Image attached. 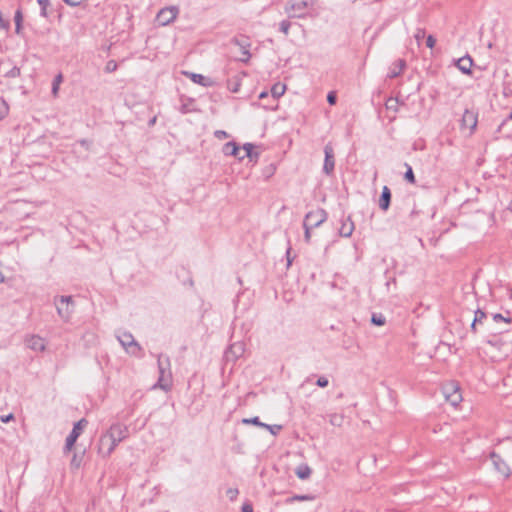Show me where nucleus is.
Listing matches in <instances>:
<instances>
[{
    "label": "nucleus",
    "mask_w": 512,
    "mask_h": 512,
    "mask_svg": "<svg viewBox=\"0 0 512 512\" xmlns=\"http://www.w3.org/2000/svg\"><path fill=\"white\" fill-rule=\"evenodd\" d=\"M128 435L127 427L119 423L113 424L101 435L98 443V453L106 458L111 455L116 446Z\"/></svg>",
    "instance_id": "1"
},
{
    "label": "nucleus",
    "mask_w": 512,
    "mask_h": 512,
    "mask_svg": "<svg viewBox=\"0 0 512 512\" xmlns=\"http://www.w3.org/2000/svg\"><path fill=\"white\" fill-rule=\"evenodd\" d=\"M317 3V0H290L285 6V12L289 17L301 18L312 9Z\"/></svg>",
    "instance_id": "2"
},
{
    "label": "nucleus",
    "mask_w": 512,
    "mask_h": 512,
    "mask_svg": "<svg viewBox=\"0 0 512 512\" xmlns=\"http://www.w3.org/2000/svg\"><path fill=\"white\" fill-rule=\"evenodd\" d=\"M158 366H159V378L157 383L154 385V388H160L164 391H169L172 384V376L169 369V360L163 359L162 357L158 358Z\"/></svg>",
    "instance_id": "3"
},
{
    "label": "nucleus",
    "mask_w": 512,
    "mask_h": 512,
    "mask_svg": "<svg viewBox=\"0 0 512 512\" xmlns=\"http://www.w3.org/2000/svg\"><path fill=\"white\" fill-rule=\"evenodd\" d=\"M54 304L57 309L58 315L64 320L68 321L74 311V303L71 296H60L55 298Z\"/></svg>",
    "instance_id": "4"
},
{
    "label": "nucleus",
    "mask_w": 512,
    "mask_h": 512,
    "mask_svg": "<svg viewBox=\"0 0 512 512\" xmlns=\"http://www.w3.org/2000/svg\"><path fill=\"white\" fill-rule=\"evenodd\" d=\"M87 423H88L87 420L83 418L74 424V427H73L71 433L66 438V443H65V447H64L65 452H69L72 450L75 442L77 441L78 437L83 432Z\"/></svg>",
    "instance_id": "5"
},
{
    "label": "nucleus",
    "mask_w": 512,
    "mask_h": 512,
    "mask_svg": "<svg viewBox=\"0 0 512 512\" xmlns=\"http://www.w3.org/2000/svg\"><path fill=\"white\" fill-rule=\"evenodd\" d=\"M120 344L131 355H136L140 351V346L135 341L132 334L128 332H121L117 335Z\"/></svg>",
    "instance_id": "6"
},
{
    "label": "nucleus",
    "mask_w": 512,
    "mask_h": 512,
    "mask_svg": "<svg viewBox=\"0 0 512 512\" xmlns=\"http://www.w3.org/2000/svg\"><path fill=\"white\" fill-rule=\"evenodd\" d=\"M443 393L446 401L451 405L457 406L462 401V395L460 393L459 386L455 383H449L444 386Z\"/></svg>",
    "instance_id": "7"
},
{
    "label": "nucleus",
    "mask_w": 512,
    "mask_h": 512,
    "mask_svg": "<svg viewBox=\"0 0 512 512\" xmlns=\"http://www.w3.org/2000/svg\"><path fill=\"white\" fill-rule=\"evenodd\" d=\"M24 344L28 349L34 352H43L46 349V340L36 334L26 335Z\"/></svg>",
    "instance_id": "8"
},
{
    "label": "nucleus",
    "mask_w": 512,
    "mask_h": 512,
    "mask_svg": "<svg viewBox=\"0 0 512 512\" xmlns=\"http://www.w3.org/2000/svg\"><path fill=\"white\" fill-rule=\"evenodd\" d=\"M327 214L323 209H317L314 211H310L306 214L304 222L312 228L319 227L322 223L326 221Z\"/></svg>",
    "instance_id": "9"
},
{
    "label": "nucleus",
    "mask_w": 512,
    "mask_h": 512,
    "mask_svg": "<svg viewBox=\"0 0 512 512\" xmlns=\"http://www.w3.org/2000/svg\"><path fill=\"white\" fill-rule=\"evenodd\" d=\"M177 15L178 9L176 7H167L158 12L156 19L161 26H166L173 22Z\"/></svg>",
    "instance_id": "10"
},
{
    "label": "nucleus",
    "mask_w": 512,
    "mask_h": 512,
    "mask_svg": "<svg viewBox=\"0 0 512 512\" xmlns=\"http://www.w3.org/2000/svg\"><path fill=\"white\" fill-rule=\"evenodd\" d=\"M477 125V116L474 112L465 110L461 119V127L462 129L469 130L470 133L476 128Z\"/></svg>",
    "instance_id": "11"
},
{
    "label": "nucleus",
    "mask_w": 512,
    "mask_h": 512,
    "mask_svg": "<svg viewBox=\"0 0 512 512\" xmlns=\"http://www.w3.org/2000/svg\"><path fill=\"white\" fill-rule=\"evenodd\" d=\"M325 160L323 165V170L326 174H331L334 170V152L333 148L330 144H327L324 148Z\"/></svg>",
    "instance_id": "12"
},
{
    "label": "nucleus",
    "mask_w": 512,
    "mask_h": 512,
    "mask_svg": "<svg viewBox=\"0 0 512 512\" xmlns=\"http://www.w3.org/2000/svg\"><path fill=\"white\" fill-rule=\"evenodd\" d=\"M495 469L503 476L508 477L510 475L509 466L500 458L496 453L490 455Z\"/></svg>",
    "instance_id": "13"
},
{
    "label": "nucleus",
    "mask_w": 512,
    "mask_h": 512,
    "mask_svg": "<svg viewBox=\"0 0 512 512\" xmlns=\"http://www.w3.org/2000/svg\"><path fill=\"white\" fill-rule=\"evenodd\" d=\"M184 74L188 76L196 84L202 85L204 87H210L213 85V81L202 74L191 72H184Z\"/></svg>",
    "instance_id": "14"
},
{
    "label": "nucleus",
    "mask_w": 512,
    "mask_h": 512,
    "mask_svg": "<svg viewBox=\"0 0 512 512\" xmlns=\"http://www.w3.org/2000/svg\"><path fill=\"white\" fill-rule=\"evenodd\" d=\"M458 69L464 74H471V67L473 65V60L470 56H464L459 58L456 62Z\"/></svg>",
    "instance_id": "15"
},
{
    "label": "nucleus",
    "mask_w": 512,
    "mask_h": 512,
    "mask_svg": "<svg viewBox=\"0 0 512 512\" xmlns=\"http://www.w3.org/2000/svg\"><path fill=\"white\" fill-rule=\"evenodd\" d=\"M223 153L243 160L244 156H239V147L235 142H228L223 146Z\"/></svg>",
    "instance_id": "16"
},
{
    "label": "nucleus",
    "mask_w": 512,
    "mask_h": 512,
    "mask_svg": "<svg viewBox=\"0 0 512 512\" xmlns=\"http://www.w3.org/2000/svg\"><path fill=\"white\" fill-rule=\"evenodd\" d=\"M391 192L387 186H384L382 189V194L379 200V206L383 211L388 210L390 205Z\"/></svg>",
    "instance_id": "17"
},
{
    "label": "nucleus",
    "mask_w": 512,
    "mask_h": 512,
    "mask_svg": "<svg viewBox=\"0 0 512 512\" xmlns=\"http://www.w3.org/2000/svg\"><path fill=\"white\" fill-rule=\"evenodd\" d=\"M354 230V224L349 219L344 221L339 229V233L341 236L349 237L352 235Z\"/></svg>",
    "instance_id": "18"
},
{
    "label": "nucleus",
    "mask_w": 512,
    "mask_h": 512,
    "mask_svg": "<svg viewBox=\"0 0 512 512\" xmlns=\"http://www.w3.org/2000/svg\"><path fill=\"white\" fill-rule=\"evenodd\" d=\"M295 473L298 478L304 480V479H308L310 477L311 469L307 465H300L297 467Z\"/></svg>",
    "instance_id": "19"
},
{
    "label": "nucleus",
    "mask_w": 512,
    "mask_h": 512,
    "mask_svg": "<svg viewBox=\"0 0 512 512\" xmlns=\"http://www.w3.org/2000/svg\"><path fill=\"white\" fill-rule=\"evenodd\" d=\"M63 82V75L61 73L57 74L54 77L53 83H52V95L54 97L58 96L59 88L61 83Z\"/></svg>",
    "instance_id": "20"
},
{
    "label": "nucleus",
    "mask_w": 512,
    "mask_h": 512,
    "mask_svg": "<svg viewBox=\"0 0 512 512\" xmlns=\"http://www.w3.org/2000/svg\"><path fill=\"white\" fill-rule=\"evenodd\" d=\"M14 21H15V32L17 34H21V30H22V22H23V14L21 12L20 9H18L16 12H15V15H14Z\"/></svg>",
    "instance_id": "21"
},
{
    "label": "nucleus",
    "mask_w": 512,
    "mask_h": 512,
    "mask_svg": "<svg viewBox=\"0 0 512 512\" xmlns=\"http://www.w3.org/2000/svg\"><path fill=\"white\" fill-rule=\"evenodd\" d=\"M285 91H286V86L282 83L274 84L271 89V93H272L273 97H275V98L282 96L285 93Z\"/></svg>",
    "instance_id": "22"
},
{
    "label": "nucleus",
    "mask_w": 512,
    "mask_h": 512,
    "mask_svg": "<svg viewBox=\"0 0 512 512\" xmlns=\"http://www.w3.org/2000/svg\"><path fill=\"white\" fill-rule=\"evenodd\" d=\"M329 422L333 426L340 427L344 422V416L342 414L333 413L329 416Z\"/></svg>",
    "instance_id": "23"
},
{
    "label": "nucleus",
    "mask_w": 512,
    "mask_h": 512,
    "mask_svg": "<svg viewBox=\"0 0 512 512\" xmlns=\"http://www.w3.org/2000/svg\"><path fill=\"white\" fill-rule=\"evenodd\" d=\"M82 460H83V454H81V455L74 454L71 459V467L74 469H79L82 464Z\"/></svg>",
    "instance_id": "24"
},
{
    "label": "nucleus",
    "mask_w": 512,
    "mask_h": 512,
    "mask_svg": "<svg viewBox=\"0 0 512 512\" xmlns=\"http://www.w3.org/2000/svg\"><path fill=\"white\" fill-rule=\"evenodd\" d=\"M485 316H486L485 313L481 310H477L475 312V317L471 324L472 330H475L476 323L481 322L485 318Z\"/></svg>",
    "instance_id": "25"
},
{
    "label": "nucleus",
    "mask_w": 512,
    "mask_h": 512,
    "mask_svg": "<svg viewBox=\"0 0 512 512\" xmlns=\"http://www.w3.org/2000/svg\"><path fill=\"white\" fill-rule=\"evenodd\" d=\"M242 422L244 424H253V425H256V426H260V427H264V425H265V423L260 422L258 417L245 418V419L242 420Z\"/></svg>",
    "instance_id": "26"
},
{
    "label": "nucleus",
    "mask_w": 512,
    "mask_h": 512,
    "mask_svg": "<svg viewBox=\"0 0 512 512\" xmlns=\"http://www.w3.org/2000/svg\"><path fill=\"white\" fill-rule=\"evenodd\" d=\"M38 4L41 6V16L47 17V7L49 6V0H38Z\"/></svg>",
    "instance_id": "27"
},
{
    "label": "nucleus",
    "mask_w": 512,
    "mask_h": 512,
    "mask_svg": "<svg viewBox=\"0 0 512 512\" xmlns=\"http://www.w3.org/2000/svg\"><path fill=\"white\" fill-rule=\"evenodd\" d=\"M406 166H407V171H406V173L404 175V178L408 182L413 184V183H415V176H414L413 170H412V168L408 164H406Z\"/></svg>",
    "instance_id": "28"
},
{
    "label": "nucleus",
    "mask_w": 512,
    "mask_h": 512,
    "mask_svg": "<svg viewBox=\"0 0 512 512\" xmlns=\"http://www.w3.org/2000/svg\"><path fill=\"white\" fill-rule=\"evenodd\" d=\"M253 148H254V146L251 143L244 144V146H243L244 158L245 157H249V158L253 157V152H252Z\"/></svg>",
    "instance_id": "29"
},
{
    "label": "nucleus",
    "mask_w": 512,
    "mask_h": 512,
    "mask_svg": "<svg viewBox=\"0 0 512 512\" xmlns=\"http://www.w3.org/2000/svg\"><path fill=\"white\" fill-rule=\"evenodd\" d=\"M371 321L373 324H375L377 326H382L385 324V318L382 315L374 314L371 318Z\"/></svg>",
    "instance_id": "30"
},
{
    "label": "nucleus",
    "mask_w": 512,
    "mask_h": 512,
    "mask_svg": "<svg viewBox=\"0 0 512 512\" xmlns=\"http://www.w3.org/2000/svg\"><path fill=\"white\" fill-rule=\"evenodd\" d=\"M263 428L269 430L272 435H277L278 432L282 429V426L265 424Z\"/></svg>",
    "instance_id": "31"
},
{
    "label": "nucleus",
    "mask_w": 512,
    "mask_h": 512,
    "mask_svg": "<svg viewBox=\"0 0 512 512\" xmlns=\"http://www.w3.org/2000/svg\"><path fill=\"white\" fill-rule=\"evenodd\" d=\"M238 494L239 491L237 488H229L226 491V495L231 501H234L237 498Z\"/></svg>",
    "instance_id": "32"
},
{
    "label": "nucleus",
    "mask_w": 512,
    "mask_h": 512,
    "mask_svg": "<svg viewBox=\"0 0 512 512\" xmlns=\"http://www.w3.org/2000/svg\"><path fill=\"white\" fill-rule=\"evenodd\" d=\"M117 69V63L114 60H110L106 63L105 71L110 73L114 72Z\"/></svg>",
    "instance_id": "33"
},
{
    "label": "nucleus",
    "mask_w": 512,
    "mask_h": 512,
    "mask_svg": "<svg viewBox=\"0 0 512 512\" xmlns=\"http://www.w3.org/2000/svg\"><path fill=\"white\" fill-rule=\"evenodd\" d=\"M303 227H304V230H305V233H304V239L307 243L310 242L311 240V230L313 229L312 227H310L309 225L303 223Z\"/></svg>",
    "instance_id": "34"
},
{
    "label": "nucleus",
    "mask_w": 512,
    "mask_h": 512,
    "mask_svg": "<svg viewBox=\"0 0 512 512\" xmlns=\"http://www.w3.org/2000/svg\"><path fill=\"white\" fill-rule=\"evenodd\" d=\"M425 37V31L423 29H417L414 38L418 45H420L422 39Z\"/></svg>",
    "instance_id": "35"
},
{
    "label": "nucleus",
    "mask_w": 512,
    "mask_h": 512,
    "mask_svg": "<svg viewBox=\"0 0 512 512\" xmlns=\"http://www.w3.org/2000/svg\"><path fill=\"white\" fill-rule=\"evenodd\" d=\"M290 29V22L284 20L280 23V31L285 35H288Z\"/></svg>",
    "instance_id": "36"
},
{
    "label": "nucleus",
    "mask_w": 512,
    "mask_h": 512,
    "mask_svg": "<svg viewBox=\"0 0 512 512\" xmlns=\"http://www.w3.org/2000/svg\"><path fill=\"white\" fill-rule=\"evenodd\" d=\"M493 320H494L495 322H498V321H504L505 323H508V324L511 322V319H510L509 317H504V316H503V315H501V314H495V315L493 316Z\"/></svg>",
    "instance_id": "37"
},
{
    "label": "nucleus",
    "mask_w": 512,
    "mask_h": 512,
    "mask_svg": "<svg viewBox=\"0 0 512 512\" xmlns=\"http://www.w3.org/2000/svg\"><path fill=\"white\" fill-rule=\"evenodd\" d=\"M435 43H436V39L432 35H429L426 39L427 47L432 49L435 46Z\"/></svg>",
    "instance_id": "38"
},
{
    "label": "nucleus",
    "mask_w": 512,
    "mask_h": 512,
    "mask_svg": "<svg viewBox=\"0 0 512 512\" xmlns=\"http://www.w3.org/2000/svg\"><path fill=\"white\" fill-rule=\"evenodd\" d=\"M311 497L308 496V495H297V496H294L292 497L289 501H306V500H310Z\"/></svg>",
    "instance_id": "39"
},
{
    "label": "nucleus",
    "mask_w": 512,
    "mask_h": 512,
    "mask_svg": "<svg viewBox=\"0 0 512 512\" xmlns=\"http://www.w3.org/2000/svg\"><path fill=\"white\" fill-rule=\"evenodd\" d=\"M214 134H215V137L218 139H225L228 137L227 132H225L223 130H217V131H215Z\"/></svg>",
    "instance_id": "40"
},
{
    "label": "nucleus",
    "mask_w": 512,
    "mask_h": 512,
    "mask_svg": "<svg viewBox=\"0 0 512 512\" xmlns=\"http://www.w3.org/2000/svg\"><path fill=\"white\" fill-rule=\"evenodd\" d=\"M327 101L329 104L334 105L336 103V94L334 92H330L327 96Z\"/></svg>",
    "instance_id": "41"
},
{
    "label": "nucleus",
    "mask_w": 512,
    "mask_h": 512,
    "mask_svg": "<svg viewBox=\"0 0 512 512\" xmlns=\"http://www.w3.org/2000/svg\"><path fill=\"white\" fill-rule=\"evenodd\" d=\"M317 385H318L319 387H326V386L328 385V380H327V378H325V377H320V378H318V380H317Z\"/></svg>",
    "instance_id": "42"
},
{
    "label": "nucleus",
    "mask_w": 512,
    "mask_h": 512,
    "mask_svg": "<svg viewBox=\"0 0 512 512\" xmlns=\"http://www.w3.org/2000/svg\"><path fill=\"white\" fill-rule=\"evenodd\" d=\"M63 1L70 6H78L82 3L83 0H63Z\"/></svg>",
    "instance_id": "43"
},
{
    "label": "nucleus",
    "mask_w": 512,
    "mask_h": 512,
    "mask_svg": "<svg viewBox=\"0 0 512 512\" xmlns=\"http://www.w3.org/2000/svg\"><path fill=\"white\" fill-rule=\"evenodd\" d=\"M242 512H253V507L249 503H245L242 506Z\"/></svg>",
    "instance_id": "44"
},
{
    "label": "nucleus",
    "mask_w": 512,
    "mask_h": 512,
    "mask_svg": "<svg viewBox=\"0 0 512 512\" xmlns=\"http://www.w3.org/2000/svg\"><path fill=\"white\" fill-rule=\"evenodd\" d=\"M395 104H396V100H395V99H392V98H391V99H389V100L386 102V106H387V108H388V109H392V108H394Z\"/></svg>",
    "instance_id": "45"
},
{
    "label": "nucleus",
    "mask_w": 512,
    "mask_h": 512,
    "mask_svg": "<svg viewBox=\"0 0 512 512\" xmlns=\"http://www.w3.org/2000/svg\"><path fill=\"white\" fill-rule=\"evenodd\" d=\"M12 419H13V414H8L6 416H1V421L3 423H7V422H9Z\"/></svg>",
    "instance_id": "46"
},
{
    "label": "nucleus",
    "mask_w": 512,
    "mask_h": 512,
    "mask_svg": "<svg viewBox=\"0 0 512 512\" xmlns=\"http://www.w3.org/2000/svg\"><path fill=\"white\" fill-rule=\"evenodd\" d=\"M487 344H489L492 347H496L498 345V342L496 340H488Z\"/></svg>",
    "instance_id": "47"
},
{
    "label": "nucleus",
    "mask_w": 512,
    "mask_h": 512,
    "mask_svg": "<svg viewBox=\"0 0 512 512\" xmlns=\"http://www.w3.org/2000/svg\"><path fill=\"white\" fill-rule=\"evenodd\" d=\"M398 64H399L400 70H402L405 66V62L403 60H399Z\"/></svg>",
    "instance_id": "48"
},
{
    "label": "nucleus",
    "mask_w": 512,
    "mask_h": 512,
    "mask_svg": "<svg viewBox=\"0 0 512 512\" xmlns=\"http://www.w3.org/2000/svg\"><path fill=\"white\" fill-rule=\"evenodd\" d=\"M267 95H268L267 92H262V93H260L259 98H261V99L265 98V97H267Z\"/></svg>",
    "instance_id": "49"
},
{
    "label": "nucleus",
    "mask_w": 512,
    "mask_h": 512,
    "mask_svg": "<svg viewBox=\"0 0 512 512\" xmlns=\"http://www.w3.org/2000/svg\"><path fill=\"white\" fill-rule=\"evenodd\" d=\"M3 105H4L5 113H7V111H8V106H7V104H6L5 102H3Z\"/></svg>",
    "instance_id": "50"
},
{
    "label": "nucleus",
    "mask_w": 512,
    "mask_h": 512,
    "mask_svg": "<svg viewBox=\"0 0 512 512\" xmlns=\"http://www.w3.org/2000/svg\"><path fill=\"white\" fill-rule=\"evenodd\" d=\"M397 75H398V73H391L390 77H396Z\"/></svg>",
    "instance_id": "51"
},
{
    "label": "nucleus",
    "mask_w": 512,
    "mask_h": 512,
    "mask_svg": "<svg viewBox=\"0 0 512 512\" xmlns=\"http://www.w3.org/2000/svg\"><path fill=\"white\" fill-rule=\"evenodd\" d=\"M502 346H506V349L509 348V344L501 343Z\"/></svg>",
    "instance_id": "52"
},
{
    "label": "nucleus",
    "mask_w": 512,
    "mask_h": 512,
    "mask_svg": "<svg viewBox=\"0 0 512 512\" xmlns=\"http://www.w3.org/2000/svg\"><path fill=\"white\" fill-rule=\"evenodd\" d=\"M509 119H512V112H511V113H510V115H509Z\"/></svg>",
    "instance_id": "53"
},
{
    "label": "nucleus",
    "mask_w": 512,
    "mask_h": 512,
    "mask_svg": "<svg viewBox=\"0 0 512 512\" xmlns=\"http://www.w3.org/2000/svg\"><path fill=\"white\" fill-rule=\"evenodd\" d=\"M0 512H2V511L0 510Z\"/></svg>",
    "instance_id": "54"
}]
</instances>
